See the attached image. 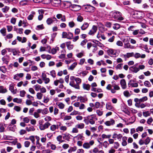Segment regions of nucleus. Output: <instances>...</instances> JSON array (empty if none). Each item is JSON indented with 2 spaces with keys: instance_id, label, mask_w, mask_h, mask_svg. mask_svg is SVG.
<instances>
[{
  "instance_id": "obj_1",
  "label": "nucleus",
  "mask_w": 153,
  "mask_h": 153,
  "mask_svg": "<svg viewBox=\"0 0 153 153\" xmlns=\"http://www.w3.org/2000/svg\"><path fill=\"white\" fill-rule=\"evenodd\" d=\"M83 121L86 125H88L89 123L92 125L94 124L95 123V121L94 120L96 119L97 120V119H96V115L94 114L85 117Z\"/></svg>"
},
{
  "instance_id": "obj_2",
  "label": "nucleus",
  "mask_w": 153,
  "mask_h": 153,
  "mask_svg": "<svg viewBox=\"0 0 153 153\" xmlns=\"http://www.w3.org/2000/svg\"><path fill=\"white\" fill-rule=\"evenodd\" d=\"M106 88L108 90H110L112 93L114 94L116 93V91L119 90L120 89V88L116 84L113 83L112 85L108 84Z\"/></svg>"
},
{
  "instance_id": "obj_3",
  "label": "nucleus",
  "mask_w": 153,
  "mask_h": 153,
  "mask_svg": "<svg viewBox=\"0 0 153 153\" xmlns=\"http://www.w3.org/2000/svg\"><path fill=\"white\" fill-rule=\"evenodd\" d=\"M109 15L114 19L119 20L122 21L124 19L123 17L121 16V13L116 11L111 12L109 13Z\"/></svg>"
},
{
  "instance_id": "obj_4",
  "label": "nucleus",
  "mask_w": 153,
  "mask_h": 153,
  "mask_svg": "<svg viewBox=\"0 0 153 153\" xmlns=\"http://www.w3.org/2000/svg\"><path fill=\"white\" fill-rule=\"evenodd\" d=\"M65 2L68 4V6L72 9V10L74 11H76L81 9V6L79 5L72 4L71 2L69 1H66Z\"/></svg>"
},
{
  "instance_id": "obj_5",
  "label": "nucleus",
  "mask_w": 153,
  "mask_h": 153,
  "mask_svg": "<svg viewBox=\"0 0 153 153\" xmlns=\"http://www.w3.org/2000/svg\"><path fill=\"white\" fill-rule=\"evenodd\" d=\"M94 142L93 140H91L89 142H85L82 145L84 149H88L90 148L91 146L94 144Z\"/></svg>"
},
{
  "instance_id": "obj_6",
  "label": "nucleus",
  "mask_w": 153,
  "mask_h": 153,
  "mask_svg": "<svg viewBox=\"0 0 153 153\" xmlns=\"http://www.w3.org/2000/svg\"><path fill=\"white\" fill-rule=\"evenodd\" d=\"M85 6V10L87 12H91L94 11L95 8L90 5L87 4L84 6Z\"/></svg>"
},
{
  "instance_id": "obj_7",
  "label": "nucleus",
  "mask_w": 153,
  "mask_h": 153,
  "mask_svg": "<svg viewBox=\"0 0 153 153\" xmlns=\"http://www.w3.org/2000/svg\"><path fill=\"white\" fill-rule=\"evenodd\" d=\"M108 53L109 55H111L112 56L115 57L117 56L118 53L117 51L113 49H110L108 50Z\"/></svg>"
},
{
  "instance_id": "obj_8",
  "label": "nucleus",
  "mask_w": 153,
  "mask_h": 153,
  "mask_svg": "<svg viewBox=\"0 0 153 153\" xmlns=\"http://www.w3.org/2000/svg\"><path fill=\"white\" fill-rule=\"evenodd\" d=\"M112 137L115 140L117 139L119 140H120L123 137V135L121 134H118L115 132L113 133Z\"/></svg>"
},
{
  "instance_id": "obj_9",
  "label": "nucleus",
  "mask_w": 153,
  "mask_h": 153,
  "mask_svg": "<svg viewBox=\"0 0 153 153\" xmlns=\"http://www.w3.org/2000/svg\"><path fill=\"white\" fill-rule=\"evenodd\" d=\"M50 125L51 124L50 123L47 122L42 125H41L40 126H39V127L41 130L43 131L46 129L48 128Z\"/></svg>"
},
{
  "instance_id": "obj_10",
  "label": "nucleus",
  "mask_w": 153,
  "mask_h": 153,
  "mask_svg": "<svg viewBox=\"0 0 153 153\" xmlns=\"http://www.w3.org/2000/svg\"><path fill=\"white\" fill-rule=\"evenodd\" d=\"M115 123V120L114 119H110L109 120L105 121L104 124L107 126H110L114 125Z\"/></svg>"
},
{
  "instance_id": "obj_11",
  "label": "nucleus",
  "mask_w": 153,
  "mask_h": 153,
  "mask_svg": "<svg viewBox=\"0 0 153 153\" xmlns=\"http://www.w3.org/2000/svg\"><path fill=\"white\" fill-rule=\"evenodd\" d=\"M97 26L95 25H93L92 26V29L90 30L88 34L91 35H94L97 32Z\"/></svg>"
},
{
  "instance_id": "obj_12",
  "label": "nucleus",
  "mask_w": 153,
  "mask_h": 153,
  "mask_svg": "<svg viewBox=\"0 0 153 153\" xmlns=\"http://www.w3.org/2000/svg\"><path fill=\"white\" fill-rule=\"evenodd\" d=\"M123 47L125 49H133L134 48V46L131 45L129 42L124 43Z\"/></svg>"
},
{
  "instance_id": "obj_13",
  "label": "nucleus",
  "mask_w": 153,
  "mask_h": 153,
  "mask_svg": "<svg viewBox=\"0 0 153 153\" xmlns=\"http://www.w3.org/2000/svg\"><path fill=\"white\" fill-rule=\"evenodd\" d=\"M59 128L58 124L55 125L53 124L50 125V130L52 131H54L56 130V129H58Z\"/></svg>"
},
{
  "instance_id": "obj_14",
  "label": "nucleus",
  "mask_w": 153,
  "mask_h": 153,
  "mask_svg": "<svg viewBox=\"0 0 153 153\" xmlns=\"http://www.w3.org/2000/svg\"><path fill=\"white\" fill-rule=\"evenodd\" d=\"M97 38L99 39L100 40V38H101L103 40H105L106 39V37L102 33L100 32H98L97 34Z\"/></svg>"
},
{
  "instance_id": "obj_15",
  "label": "nucleus",
  "mask_w": 153,
  "mask_h": 153,
  "mask_svg": "<svg viewBox=\"0 0 153 153\" xmlns=\"http://www.w3.org/2000/svg\"><path fill=\"white\" fill-rule=\"evenodd\" d=\"M120 84L123 89H124L126 88V83L125 79H123L120 80Z\"/></svg>"
},
{
  "instance_id": "obj_16",
  "label": "nucleus",
  "mask_w": 153,
  "mask_h": 153,
  "mask_svg": "<svg viewBox=\"0 0 153 153\" xmlns=\"http://www.w3.org/2000/svg\"><path fill=\"white\" fill-rule=\"evenodd\" d=\"M31 2V1L28 0H24L20 1L19 2V4L21 5H25L29 4H30V2Z\"/></svg>"
},
{
  "instance_id": "obj_17",
  "label": "nucleus",
  "mask_w": 153,
  "mask_h": 153,
  "mask_svg": "<svg viewBox=\"0 0 153 153\" xmlns=\"http://www.w3.org/2000/svg\"><path fill=\"white\" fill-rule=\"evenodd\" d=\"M16 126H12L11 124H10L7 128V130L8 131H14L16 129Z\"/></svg>"
},
{
  "instance_id": "obj_18",
  "label": "nucleus",
  "mask_w": 153,
  "mask_h": 153,
  "mask_svg": "<svg viewBox=\"0 0 153 153\" xmlns=\"http://www.w3.org/2000/svg\"><path fill=\"white\" fill-rule=\"evenodd\" d=\"M78 99L81 102H84L87 101V99L86 97H82L81 96L78 97Z\"/></svg>"
},
{
  "instance_id": "obj_19",
  "label": "nucleus",
  "mask_w": 153,
  "mask_h": 153,
  "mask_svg": "<svg viewBox=\"0 0 153 153\" xmlns=\"http://www.w3.org/2000/svg\"><path fill=\"white\" fill-rule=\"evenodd\" d=\"M106 108L107 109L111 111H113L114 107L111 105V103L108 102L106 104Z\"/></svg>"
},
{
  "instance_id": "obj_20",
  "label": "nucleus",
  "mask_w": 153,
  "mask_h": 153,
  "mask_svg": "<svg viewBox=\"0 0 153 153\" xmlns=\"http://www.w3.org/2000/svg\"><path fill=\"white\" fill-rule=\"evenodd\" d=\"M127 139V137L124 136L122 138V145L123 146H126L127 145V142L126 140Z\"/></svg>"
},
{
  "instance_id": "obj_21",
  "label": "nucleus",
  "mask_w": 153,
  "mask_h": 153,
  "mask_svg": "<svg viewBox=\"0 0 153 153\" xmlns=\"http://www.w3.org/2000/svg\"><path fill=\"white\" fill-rule=\"evenodd\" d=\"M59 127H60V129L62 131H66L67 129V127L65 126H63L62 125V124L60 123H58Z\"/></svg>"
},
{
  "instance_id": "obj_22",
  "label": "nucleus",
  "mask_w": 153,
  "mask_h": 153,
  "mask_svg": "<svg viewBox=\"0 0 153 153\" xmlns=\"http://www.w3.org/2000/svg\"><path fill=\"white\" fill-rule=\"evenodd\" d=\"M69 85L75 89H78V85H76V83L75 84L74 81H70Z\"/></svg>"
},
{
  "instance_id": "obj_23",
  "label": "nucleus",
  "mask_w": 153,
  "mask_h": 153,
  "mask_svg": "<svg viewBox=\"0 0 153 153\" xmlns=\"http://www.w3.org/2000/svg\"><path fill=\"white\" fill-rule=\"evenodd\" d=\"M52 2L55 6H57L60 4L61 2V0H52Z\"/></svg>"
},
{
  "instance_id": "obj_24",
  "label": "nucleus",
  "mask_w": 153,
  "mask_h": 153,
  "mask_svg": "<svg viewBox=\"0 0 153 153\" xmlns=\"http://www.w3.org/2000/svg\"><path fill=\"white\" fill-rule=\"evenodd\" d=\"M89 26V24L87 22H84L81 27L82 30H85Z\"/></svg>"
},
{
  "instance_id": "obj_25",
  "label": "nucleus",
  "mask_w": 153,
  "mask_h": 153,
  "mask_svg": "<svg viewBox=\"0 0 153 153\" xmlns=\"http://www.w3.org/2000/svg\"><path fill=\"white\" fill-rule=\"evenodd\" d=\"M75 81L76 82V85H78V89H80L79 85L81 83L82 80L81 79L78 77H77L76 78Z\"/></svg>"
},
{
  "instance_id": "obj_26",
  "label": "nucleus",
  "mask_w": 153,
  "mask_h": 153,
  "mask_svg": "<svg viewBox=\"0 0 153 153\" xmlns=\"http://www.w3.org/2000/svg\"><path fill=\"white\" fill-rule=\"evenodd\" d=\"M131 68L132 69L131 70V71L135 73H137L139 71V68L136 67L135 65L131 67L130 68V69Z\"/></svg>"
},
{
  "instance_id": "obj_27",
  "label": "nucleus",
  "mask_w": 153,
  "mask_h": 153,
  "mask_svg": "<svg viewBox=\"0 0 153 153\" xmlns=\"http://www.w3.org/2000/svg\"><path fill=\"white\" fill-rule=\"evenodd\" d=\"M74 138H76L77 140H83L84 139V137L83 136L82 134H79L77 136L74 137Z\"/></svg>"
},
{
  "instance_id": "obj_28",
  "label": "nucleus",
  "mask_w": 153,
  "mask_h": 153,
  "mask_svg": "<svg viewBox=\"0 0 153 153\" xmlns=\"http://www.w3.org/2000/svg\"><path fill=\"white\" fill-rule=\"evenodd\" d=\"M82 87L84 89L89 91L90 89L91 86L88 84L84 83L83 84Z\"/></svg>"
},
{
  "instance_id": "obj_29",
  "label": "nucleus",
  "mask_w": 153,
  "mask_h": 153,
  "mask_svg": "<svg viewBox=\"0 0 153 153\" xmlns=\"http://www.w3.org/2000/svg\"><path fill=\"white\" fill-rule=\"evenodd\" d=\"M59 50V48L58 47L56 46L55 48H53L51 50V52L52 54H55L57 51Z\"/></svg>"
},
{
  "instance_id": "obj_30",
  "label": "nucleus",
  "mask_w": 153,
  "mask_h": 153,
  "mask_svg": "<svg viewBox=\"0 0 153 153\" xmlns=\"http://www.w3.org/2000/svg\"><path fill=\"white\" fill-rule=\"evenodd\" d=\"M56 105L58 106V107L61 109H63L65 106V105L63 103L61 102H57Z\"/></svg>"
},
{
  "instance_id": "obj_31",
  "label": "nucleus",
  "mask_w": 153,
  "mask_h": 153,
  "mask_svg": "<svg viewBox=\"0 0 153 153\" xmlns=\"http://www.w3.org/2000/svg\"><path fill=\"white\" fill-rule=\"evenodd\" d=\"M134 15H136V17L137 18H140L143 16V13L140 12H137L134 13Z\"/></svg>"
},
{
  "instance_id": "obj_32",
  "label": "nucleus",
  "mask_w": 153,
  "mask_h": 153,
  "mask_svg": "<svg viewBox=\"0 0 153 153\" xmlns=\"http://www.w3.org/2000/svg\"><path fill=\"white\" fill-rule=\"evenodd\" d=\"M9 90L14 94H16V92L15 91L14 88V85L13 84H11L10 85Z\"/></svg>"
},
{
  "instance_id": "obj_33",
  "label": "nucleus",
  "mask_w": 153,
  "mask_h": 153,
  "mask_svg": "<svg viewBox=\"0 0 153 153\" xmlns=\"http://www.w3.org/2000/svg\"><path fill=\"white\" fill-rule=\"evenodd\" d=\"M26 130L28 132L33 131L35 130V128L33 126L27 127H26Z\"/></svg>"
},
{
  "instance_id": "obj_34",
  "label": "nucleus",
  "mask_w": 153,
  "mask_h": 153,
  "mask_svg": "<svg viewBox=\"0 0 153 153\" xmlns=\"http://www.w3.org/2000/svg\"><path fill=\"white\" fill-rule=\"evenodd\" d=\"M10 9V7L7 6H5L4 8H2V11L4 13H7Z\"/></svg>"
},
{
  "instance_id": "obj_35",
  "label": "nucleus",
  "mask_w": 153,
  "mask_h": 153,
  "mask_svg": "<svg viewBox=\"0 0 153 153\" xmlns=\"http://www.w3.org/2000/svg\"><path fill=\"white\" fill-rule=\"evenodd\" d=\"M0 32L3 36H5L6 35V30L5 28L4 27L1 29Z\"/></svg>"
},
{
  "instance_id": "obj_36",
  "label": "nucleus",
  "mask_w": 153,
  "mask_h": 153,
  "mask_svg": "<svg viewBox=\"0 0 153 153\" xmlns=\"http://www.w3.org/2000/svg\"><path fill=\"white\" fill-rule=\"evenodd\" d=\"M85 126L84 124L83 123H80L79 124H77L76 126V127L77 128L82 129L84 128Z\"/></svg>"
},
{
  "instance_id": "obj_37",
  "label": "nucleus",
  "mask_w": 153,
  "mask_h": 153,
  "mask_svg": "<svg viewBox=\"0 0 153 153\" xmlns=\"http://www.w3.org/2000/svg\"><path fill=\"white\" fill-rule=\"evenodd\" d=\"M77 65L76 62H74L69 68H68V70H73L76 67Z\"/></svg>"
},
{
  "instance_id": "obj_38",
  "label": "nucleus",
  "mask_w": 153,
  "mask_h": 153,
  "mask_svg": "<svg viewBox=\"0 0 153 153\" xmlns=\"http://www.w3.org/2000/svg\"><path fill=\"white\" fill-rule=\"evenodd\" d=\"M120 25L117 23H115L113 24V28L116 30L120 28Z\"/></svg>"
},
{
  "instance_id": "obj_39",
  "label": "nucleus",
  "mask_w": 153,
  "mask_h": 153,
  "mask_svg": "<svg viewBox=\"0 0 153 153\" xmlns=\"http://www.w3.org/2000/svg\"><path fill=\"white\" fill-rule=\"evenodd\" d=\"M144 85L147 87L149 88L152 86L150 82L148 80L145 81L144 82Z\"/></svg>"
},
{
  "instance_id": "obj_40",
  "label": "nucleus",
  "mask_w": 153,
  "mask_h": 153,
  "mask_svg": "<svg viewBox=\"0 0 153 153\" xmlns=\"http://www.w3.org/2000/svg\"><path fill=\"white\" fill-rule=\"evenodd\" d=\"M7 92V90L5 88H4L3 86H0V93H4Z\"/></svg>"
},
{
  "instance_id": "obj_41",
  "label": "nucleus",
  "mask_w": 153,
  "mask_h": 153,
  "mask_svg": "<svg viewBox=\"0 0 153 153\" xmlns=\"http://www.w3.org/2000/svg\"><path fill=\"white\" fill-rule=\"evenodd\" d=\"M111 137V134L106 135L105 134H103L101 135V137L103 139L107 138L109 139Z\"/></svg>"
},
{
  "instance_id": "obj_42",
  "label": "nucleus",
  "mask_w": 153,
  "mask_h": 153,
  "mask_svg": "<svg viewBox=\"0 0 153 153\" xmlns=\"http://www.w3.org/2000/svg\"><path fill=\"white\" fill-rule=\"evenodd\" d=\"M134 53L133 52L131 53H128L125 55V56H126L127 58H129L130 57L134 56Z\"/></svg>"
},
{
  "instance_id": "obj_43",
  "label": "nucleus",
  "mask_w": 153,
  "mask_h": 153,
  "mask_svg": "<svg viewBox=\"0 0 153 153\" xmlns=\"http://www.w3.org/2000/svg\"><path fill=\"white\" fill-rule=\"evenodd\" d=\"M77 149V148L76 146H74V147H71L70 148V149H68V152L69 153H71L72 152H75V151Z\"/></svg>"
},
{
  "instance_id": "obj_44",
  "label": "nucleus",
  "mask_w": 153,
  "mask_h": 153,
  "mask_svg": "<svg viewBox=\"0 0 153 153\" xmlns=\"http://www.w3.org/2000/svg\"><path fill=\"white\" fill-rule=\"evenodd\" d=\"M13 101L14 102H16L18 103H20L22 102V100L21 99L15 98L13 99Z\"/></svg>"
},
{
  "instance_id": "obj_45",
  "label": "nucleus",
  "mask_w": 153,
  "mask_h": 153,
  "mask_svg": "<svg viewBox=\"0 0 153 153\" xmlns=\"http://www.w3.org/2000/svg\"><path fill=\"white\" fill-rule=\"evenodd\" d=\"M42 96L43 94L41 92H38L36 94L37 98L39 100L41 99Z\"/></svg>"
},
{
  "instance_id": "obj_46",
  "label": "nucleus",
  "mask_w": 153,
  "mask_h": 153,
  "mask_svg": "<svg viewBox=\"0 0 153 153\" xmlns=\"http://www.w3.org/2000/svg\"><path fill=\"white\" fill-rule=\"evenodd\" d=\"M143 114L144 117H146L149 116L151 114V113L149 111H147L145 112H143Z\"/></svg>"
},
{
  "instance_id": "obj_47",
  "label": "nucleus",
  "mask_w": 153,
  "mask_h": 153,
  "mask_svg": "<svg viewBox=\"0 0 153 153\" xmlns=\"http://www.w3.org/2000/svg\"><path fill=\"white\" fill-rule=\"evenodd\" d=\"M102 145L104 147L106 148L108 146L109 144L107 141H105L102 143Z\"/></svg>"
},
{
  "instance_id": "obj_48",
  "label": "nucleus",
  "mask_w": 153,
  "mask_h": 153,
  "mask_svg": "<svg viewBox=\"0 0 153 153\" xmlns=\"http://www.w3.org/2000/svg\"><path fill=\"white\" fill-rule=\"evenodd\" d=\"M53 21L52 19L51 18H49L46 20V22L48 25H51L53 23Z\"/></svg>"
},
{
  "instance_id": "obj_49",
  "label": "nucleus",
  "mask_w": 153,
  "mask_h": 153,
  "mask_svg": "<svg viewBox=\"0 0 153 153\" xmlns=\"http://www.w3.org/2000/svg\"><path fill=\"white\" fill-rule=\"evenodd\" d=\"M62 136L61 135L58 136L56 137L57 140L60 143H62L63 140H62Z\"/></svg>"
},
{
  "instance_id": "obj_50",
  "label": "nucleus",
  "mask_w": 153,
  "mask_h": 153,
  "mask_svg": "<svg viewBox=\"0 0 153 153\" xmlns=\"http://www.w3.org/2000/svg\"><path fill=\"white\" fill-rule=\"evenodd\" d=\"M0 70L3 73H5L7 71V69L4 66L0 67Z\"/></svg>"
},
{
  "instance_id": "obj_51",
  "label": "nucleus",
  "mask_w": 153,
  "mask_h": 153,
  "mask_svg": "<svg viewBox=\"0 0 153 153\" xmlns=\"http://www.w3.org/2000/svg\"><path fill=\"white\" fill-rule=\"evenodd\" d=\"M84 52L83 51H82L81 52L78 53H77L76 56L77 57L79 58H81L82 56H84Z\"/></svg>"
},
{
  "instance_id": "obj_52",
  "label": "nucleus",
  "mask_w": 153,
  "mask_h": 153,
  "mask_svg": "<svg viewBox=\"0 0 153 153\" xmlns=\"http://www.w3.org/2000/svg\"><path fill=\"white\" fill-rule=\"evenodd\" d=\"M34 88L36 91H39L40 89L41 86L39 85H36L34 86Z\"/></svg>"
},
{
  "instance_id": "obj_53",
  "label": "nucleus",
  "mask_w": 153,
  "mask_h": 153,
  "mask_svg": "<svg viewBox=\"0 0 153 153\" xmlns=\"http://www.w3.org/2000/svg\"><path fill=\"white\" fill-rule=\"evenodd\" d=\"M83 20V18L82 16H80L79 14L78 15V16L77 18V20L78 22H82Z\"/></svg>"
},
{
  "instance_id": "obj_54",
  "label": "nucleus",
  "mask_w": 153,
  "mask_h": 153,
  "mask_svg": "<svg viewBox=\"0 0 153 153\" xmlns=\"http://www.w3.org/2000/svg\"><path fill=\"white\" fill-rule=\"evenodd\" d=\"M143 130V127L141 126H138L136 129V131L137 132H138L139 131L141 132Z\"/></svg>"
},
{
  "instance_id": "obj_55",
  "label": "nucleus",
  "mask_w": 153,
  "mask_h": 153,
  "mask_svg": "<svg viewBox=\"0 0 153 153\" xmlns=\"http://www.w3.org/2000/svg\"><path fill=\"white\" fill-rule=\"evenodd\" d=\"M148 100V98L146 96H144L142 98L140 99V102H143L145 101H146Z\"/></svg>"
},
{
  "instance_id": "obj_56",
  "label": "nucleus",
  "mask_w": 153,
  "mask_h": 153,
  "mask_svg": "<svg viewBox=\"0 0 153 153\" xmlns=\"http://www.w3.org/2000/svg\"><path fill=\"white\" fill-rule=\"evenodd\" d=\"M116 45L120 47H122L123 46V42L120 40L117 41L116 43Z\"/></svg>"
},
{
  "instance_id": "obj_57",
  "label": "nucleus",
  "mask_w": 153,
  "mask_h": 153,
  "mask_svg": "<svg viewBox=\"0 0 153 153\" xmlns=\"http://www.w3.org/2000/svg\"><path fill=\"white\" fill-rule=\"evenodd\" d=\"M5 127L3 124H0V132H2L4 131Z\"/></svg>"
},
{
  "instance_id": "obj_58",
  "label": "nucleus",
  "mask_w": 153,
  "mask_h": 153,
  "mask_svg": "<svg viewBox=\"0 0 153 153\" xmlns=\"http://www.w3.org/2000/svg\"><path fill=\"white\" fill-rule=\"evenodd\" d=\"M75 24L73 21H71L68 23V25L71 28H72L75 26Z\"/></svg>"
},
{
  "instance_id": "obj_59",
  "label": "nucleus",
  "mask_w": 153,
  "mask_h": 153,
  "mask_svg": "<svg viewBox=\"0 0 153 153\" xmlns=\"http://www.w3.org/2000/svg\"><path fill=\"white\" fill-rule=\"evenodd\" d=\"M50 74L52 77L53 78L56 77V72L55 70H53L51 71Z\"/></svg>"
},
{
  "instance_id": "obj_60",
  "label": "nucleus",
  "mask_w": 153,
  "mask_h": 153,
  "mask_svg": "<svg viewBox=\"0 0 153 153\" xmlns=\"http://www.w3.org/2000/svg\"><path fill=\"white\" fill-rule=\"evenodd\" d=\"M77 114H80V113L78 111L75 110L71 113L70 114L71 115H75Z\"/></svg>"
},
{
  "instance_id": "obj_61",
  "label": "nucleus",
  "mask_w": 153,
  "mask_h": 153,
  "mask_svg": "<svg viewBox=\"0 0 153 153\" xmlns=\"http://www.w3.org/2000/svg\"><path fill=\"white\" fill-rule=\"evenodd\" d=\"M16 19L14 17H12L10 19V22L13 25H15L16 22Z\"/></svg>"
},
{
  "instance_id": "obj_62",
  "label": "nucleus",
  "mask_w": 153,
  "mask_h": 153,
  "mask_svg": "<svg viewBox=\"0 0 153 153\" xmlns=\"http://www.w3.org/2000/svg\"><path fill=\"white\" fill-rule=\"evenodd\" d=\"M2 60L4 63L7 64L8 61L7 59L5 56H4L2 58Z\"/></svg>"
},
{
  "instance_id": "obj_63",
  "label": "nucleus",
  "mask_w": 153,
  "mask_h": 153,
  "mask_svg": "<svg viewBox=\"0 0 153 153\" xmlns=\"http://www.w3.org/2000/svg\"><path fill=\"white\" fill-rule=\"evenodd\" d=\"M48 112V109L47 108H45L43 110H42V114H46Z\"/></svg>"
},
{
  "instance_id": "obj_64",
  "label": "nucleus",
  "mask_w": 153,
  "mask_h": 153,
  "mask_svg": "<svg viewBox=\"0 0 153 153\" xmlns=\"http://www.w3.org/2000/svg\"><path fill=\"white\" fill-rule=\"evenodd\" d=\"M79 131L77 128L76 127L73 128H72L71 132L73 133H77Z\"/></svg>"
}]
</instances>
